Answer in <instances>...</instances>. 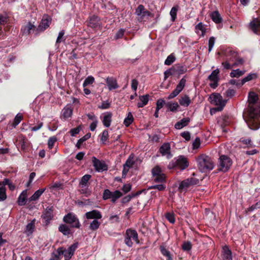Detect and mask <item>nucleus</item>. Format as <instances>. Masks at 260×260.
<instances>
[{
    "label": "nucleus",
    "mask_w": 260,
    "mask_h": 260,
    "mask_svg": "<svg viewBox=\"0 0 260 260\" xmlns=\"http://www.w3.org/2000/svg\"><path fill=\"white\" fill-rule=\"evenodd\" d=\"M175 59L176 58L174 55H173V54H171L169 55L165 60V64L170 66L175 61Z\"/></svg>",
    "instance_id": "49"
},
{
    "label": "nucleus",
    "mask_w": 260,
    "mask_h": 260,
    "mask_svg": "<svg viewBox=\"0 0 260 260\" xmlns=\"http://www.w3.org/2000/svg\"><path fill=\"white\" fill-rule=\"evenodd\" d=\"M187 68L183 66H175L165 72V78L169 76L175 75H182L186 73Z\"/></svg>",
    "instance_id": "10"
},
{
    "label": "nucleus",
    "mask_w": 260,
    "mask_h": 260,
    "mask_svg": "<svg viewBox=\"0 0 260 260\" xmlns=\"http://www.w3.org/2000/svg\"><path fill=\"white\" fill-rule=\"evenodd\" d=\"M179 103L181 106L187 107L190 104L191 100L187 95H184L180 98Z\"/></svg>",
    "instance_id": "28"
},
{
    "label": "nucleus",
    "mask_w": 260,
    "mask_h": 260,
    "mask_svg": "<svg viewBox=\"0 0 260 260\" xmlns=\"http://www.w3.org/2000/svg\"><path fill=\"white\" fill-rule=\"evenodd\" d=\"M249 28L255 34H260V20L258 18L254 19L249 23Z\"/></svg>",
    "instance_id": "19"
},
{
    "label": "nucleus",
    "mask_w": 260,
    "mask_h": 260,
    "mask_svg": "<svg viewBox=\"0 0 260 260\" xmlns=\"http://www.w3.org/2000/svg\"><path fill=\"white\" fill-rule=\"evenodd\" d=\"M135 15L137 16L138 21L141 23H144L149 18V17H153V14L148 11L143 5H139L136 9Z\"/></svg>",
    "instance_id": "4"
},
{
    "label": "nucleus",
    "mask_w": 260,
    "mask_h": 260,
    "mask_svg": "<svg viewBox=\"0 0 260 260\" xmlns=\"http://www.w3.org/2000/svg\"><path fill=\"white\" fill-rule=\"evenodd\" d=\"M219 70L217 69L213 71L211 74L209 76L208 79L211 82L209 84L210 87L215 88L218 86V82L219 81Z\"/></svg>",
    "instance_id": "12"
},
{
    "label": "nucleus",
    "mask_w": 260,
    "mask_h": 260,
    "mask_svg": "<svg viewBox=\"0 0 260 260\" xmlns=\"http://www.w3.org/2000/svg\"><path fill=\"white\" fill-rule=\"evenodd\" d=\"M190 121V118L188 117L184 118L179 121H178L175 125V127L176 129H180L183 127L188 125Z\"/></svg>",
    "instance_id": "26"
},
{
    "label": "nucleus",
    "mask_w": 260,
    "mask_h": 260,
    "mask_svg": "<svg viewBox=\"0 0 260 260\" xmlns=\"http://www.w3.org/2000/svg\"><path fill=\"white\" fill-rule=\"evenodd\" d=\"M141 192V191H139L135 193H132L131 194H129L124 197L122 199V203L124 204L128 202L131 200L132 198L140 194Z\"/></svg>",
    "instance_id": "40"
},
{
    "label": "nucleus",
    "mask_w": 260,
    "mask_h": 260,
    "mask_svg": "<svg viewBox=\"0 0 260 260\" xmlns=\"http://www.w3.org/2000/svg\"><path fill=\"white\" fill-rule=\"evenodd\" d=\"M36 27L34 24L29 22L26 25L21 28V31L23 35L27 36L32 31L36 30Z\"/></svg>",
    "instance_id": "20"
},
{
    "label": "nucleus",
    "mask_w": 260,
    "mask_h": 260,
    "mask_svg": "<svg viewBox=\"0 0 260 260\" xmlns=\"http://www.w3.org/2000/svg\"><path fill=\"white\" fill-rule=\"evenodd\" d=\"M53 212V206L47 207L45 210L43 212L41 217L45 220V223L46 225L48 224L50 222V221L52 219Z\"/></svg>",
    "instance_id": "15"
},
{
    "label": "nucleus",
    "mask_w": 260,
    "mask_h": 260,
    "mask_svg": "<svg viewBox=\"0 0 260 260\" xmlns=\"http://www.w3.org/2000/svg\"><path fill=\"white\" fill-rule=\"evenodd\" d=\"M58 231L66 236L71 233L70 227L65 224H60L58 227Z\"/></svg>",
    "instance_id": "32"
},
{
    "label": "nucleus",
    "mask_w": 260,
    "mask_h": 260,
    "mask_svg": "<svg viewBox=\"0 0 260 260\" xmlns=\"http://www.w3.org/2000/svg\"><path fill=\"white\" fill-rule=\"evenodd\" d=\"M57 141V138L56 137L53 136L50 137L48 141V146L49 149H51L54 145V143Z\"/></svg>",
    "instance_id": "55"
},
{
    "label": "nucleus",
    "mask_w": 260,
    "mask_h": 260,
    "mask_svg": "<svg viewBox=\"0 0 260 260\" xmlns=\"http://www.w3.org/2000/svg\"><path fill=\"white\" fill-rule=\"evenodd\" d=\"M134 121V117L131 113L129 112L127 115V117L124 119L123 124L125 126L128 127Z\"/></svg>",
    "instance_id": "39"
},
{
    "label": "nucleus",
    "mask_w": 260,
    "mask_h": 260,
    "mask_svg": "<svg viewBox=\"0 0 260 260\" xmlns=\"http://www.w3.org/2000/svg\"><path fill=\"white\" fill-rule=\"evenodd\" d=\"M92 162L94 169L97 172H103L108 169L107 165L104 161L100 160L94 156L92 157Z\"/></svg>",
    "instance_id": "13"
},
{
    "label": "nucleus",
    "mask_w": 260,
    "mask_h": 260,
    "mask_svg": "<svg viewBox=\"0 0 260 260\" xmlns=\"http://www.w3.org/2000/svg\"><path fill=\"white\" fill-rule=\"evenodd\" d=\"M179 9L178 6H174L171 10L170 14L171 16V20L174 21L176 18L177 13Z\"/></svg>",
    "instance_id": "44"
},
{
    "label": "nucleus",
    "mask_w": 260,
    "mask_h": 260,
    "mask_svg": "<svg viewBox=\"0 0 260 260\" xmlns=\"http://www.w3.org/2000/svg\"><path fill=\"white\" fill-rule=\"evenodd\" d=\"M258 100L257 94L253 91H250L248 94V101L250 104H255Z\"/></svg>",
    "instance_id": "37"
},
{
    "label": "nucleus",
    "mask_w": 260,
    "mask_h": 260,
    "mask_svg": "<svg viewBox=\"0 0 260 260\" xmlns=\"http://www.w3.org/2000/svg\"><path fill=\"white\" fill-rule=\"evenodd\" d=\"M159 249L161 254L167 257V260H173L170 252L164 246L161 245Z\"/></svg>",
    "instance_id": "38"
},
{
    "label": "nucleus",
    "mask_w": 260,
    "mask_h": 260,
    "mask_svg": "<svg viewBox=\"0 0 260 260\" xmlns=\"http://www.w3.org/2000/svg\"><path fill=\"white\" fill-rule=\"evenodd\" d=\"M108 132L107 130L105 129L103 132L101 137V140L103 144H105L106 142L108 140Z\"/></svg>",
    "instance_id": "56"
},
{
    "label": "nucleus",
    "mask_w": 260,
    "mask_h": 260,
    "mask_svg": "<svg viewBox=\"0 0 260 260\" xmlns=\"http://www.w3.org/2000/svg\"><path fill=\"white\" fill-rule=\"evenodd\" d=\"M166 106L171 112H176L179 108V106L177 102H168L166 103Z\"/></svg>",
    "instance_id": "36"
},
{
    "label": "nucleus",
    "mask_w": 260,
    "mask_h": 260,
    "mask_svg": "<svg viewBox=\"0 0 260 260\" xmlns=\"http://www.w3.org/2000/svg\"><path fill=\"white\" fill-rule=\"evenodd\" d=\"M72 113V109L69 106H66L62 110L61 115L64 119H67L71 116Z\"/></svg>",
    "instance_id": "31"
},
{
    "label": "nucleus",
    "mask_w": 260,
    "mask_h": 260,
    "mask_svg": "<svg viewBox=\"0 0 260 260\" xmlns=\"http://www.w3.org/2000/svg\"><path fill=\"white\" fill-rule=\"evenodd\" d=\"M215 41V39L214 37H211L209 38V42H208V45H209L208 51H209V52H210L212 50V49L214 46Z\"/></svg>",
    "instance_id": "58"
},
{
    "label": "nucleus",
    "mask_w": 260,
    "mask_h": 260,
    "mask_svg": "<svg viewBox=\"0 0 260 260\" xmlns=\"http://www.w3.org/2000/svg\"><path fill=\"white\" fill-rule=\"evenodd\" d=\"M85 216L87 219L98 220L101 219L102 217L101 212L96 210H93L86 212Z\"/></svg>",
    "instance_id": "18"
},
{
    "label": "nucleus",
    "mask_w": 260,
    "mask_h": 260,
    "mask_svg": "<svg viewBox=\"0 0 260 260\" xmlns=\"http://www.w3.org/2000/svg\"><path fill=\"white\" fill-rule=\"evenodd\" d=\"M244 71H240L239 69L233 70L230 73V76L232 78H239L240 76H242L244 74Z\"/></svg>",
    "instance_id": "41"
},
{
    "label": "nucleus",
    "mask_w": 260,
    "mask_h": 260,
    "mask_svg": "<svg viewBox=\"0 0 260 260\" xmlns=\"http://www.w3.org/2000/svg\"><path fill=\"white\" fill-rule=\"evenodd\" d=\"M94 81V78L91 76H88L85 80L84 81V83L83 84V87H85L89 84H92Z\"/></svg>",
    "instance_id": "52"
},
{
    "label": "nucleus",
    "mask_w": 260,
    "mask_h": 260,
    "mask_svg": "<svg viewBox=\"0 0 260 260\" xmlns=\"http://www.w3.org/2000/svg\"><path fill=\"white\" fill-rule=\"evenodd\" d=\"M134 163L135 161L134 160V157L130 155L126 160L125 164L123 165V166L129 169L130 168L133 167Z\"/></svg>",
    "instance_id": "48"
},
{
    "label": "nucleus",
    "mask_w": 260,
    "mask_h": 260,
    "mask_svg": "<svg viewBox=\"0 0 260 260\" xmlns=\"http://www.w3.org/2000/svg\"><path fill=\"white\" fill-rule=\"evenodd\" d=\"M166 185L163 184H160L158 185H154L149 187V189H156L159 191L164 190L166 189Z\"/></svg>",
    "instance_id": "57"
},
{
    "label": "nucleus",
    "mask_w": 260,
    "mask_h": 260,
    "mask_svg": "<svg viewBox=\"0 0 260 260\" xmlns=\"http://www.w3.org/2000/svg\"><path fill=\"white\" fill-rule=\"evenodd\" d=\"M78 243H75L71 245L67 249L63 247H59L57 249V253L61 256L63 255L65 260H70L73 255L75 251L78 248Z\"/></svg>",
    "instance_id": "6"
},
{
    "label": "nucleus",
    "mask_w": 260,
    "mask_h": 260,
    "mask_svg": "<svg viewBox=\"0 0 260 260\" xmlns=\"http://www.w3.org/2000/svg\"><path fill=\"white\" fill-rule=\"evenodd\" d=\"M133 240L137 244L139 243L137 231L135 230L128 229L126 230L124 235V243L127 246L131 247L133 245Z\"/></svg>",
    "instance_id": "5"
},
{
    "label": "nucleus",
    "mask_w": 260,
    "mask_h": 260,
    "mask_svg": "<svg viewBox=\"0 0 260 260\" xmlns=\"http://www.w3.org/2000/svg\"><path fill=\"white\" fill-rule=\"evenodd\" d=\"M159 152L162 156H166L168 158L172 157L171 153V145L169 143L163 144L159 148Z\"/></svg>",
    "instance_id": "17"
},
{
    "label": "nucleus",
    "mask_w": 260,
    "mask_h": 260,
    "mask_svg": "<svg viewBox=\"0 0 260 260\" xmlns=\"http://www.w3.org/2000/svg\"><path fill=\"white\" fill-rule=\"evenodd\" d=\"M80 187L79 192L81 194H84L86 197L91 194V191L89 188V185L79 184Z\"/></svg>",
    "instance_id": "30"
},
{
    "label": "nucleus",
    "mask_w": 260,
    "mask_h": 260,
    "mask_svg": "<svg viewBox=\"0 0 260 260\" xmlns=\"http://www.w3.org/2000/svg\"><path fill=\"white\" fill-rule=\"evenodd\" d=\"M109 220L112 223H119L120 222L119 217L117 215L110 216Z\"/></svg>",
    "instance_id": "63"
},
{
    "label": "nucleus",
    "mask_w": 260,
    "mask_h": 260,
    "mask_svg": "<svg viewBox=\"0 0 260 260\" xmlns=\"http://www.w3.org/2000/svg\"><path fill=\"white\" fill-rule=\"evenodd\" d=\"M152 173L153 175V177L162 174V173L161 172V169L158 166L155 167L152 170Z\"/></svg>",
    "instance_id": "60"
},
{
    "label": "nucleus",
    "mask_w": 260,
    "mask_h": 260,
    "mask_svg": "<svg viewBox=\"0 0 260 260\" xmlns=\"http://www.w3.org/2000/svg\"><path fill=\"white\" fill-rule=\"evenodd\" d=\"M7 198L6 189L4 186L0 187V201H3Z\"/></svg>",
    "instance_id": "51"
},
{
    "label": "nucleus",
    "mask_w": 260,
    "mask_h": 260,
    "mask_svg": "<svg viewBox=\"0 0 260 260\" xmlns=\"http://www.w3.org/2000/svg\"><path fill=\"white\" fill-rule=\"evenodd\" d=\"M211 103L217 106V107L211 110V114L216 111H221L225 106L228 100H223L222 96L219 93H213L210 96Z\"/></svg>",
    "instance_id": "3"
},
{
    "label": "nucleus",
    "mask_w": 260,
    "mask_h": 260,
    "mask_svg": "<svg viewBox=\"0 0 260 260\" xmlns=\"http://www.w3.org/2000/svg\"><path fill=\"white\" fill-rule=\"evenodd\" d=\"M223 260H232V251L227 246H224L222 248Z\"/></svg>",
    "instance_id": "24"
},
{
    "label": "nucleus",
    "mask_w": 260,
    "mask_h": 260,
    "mask_svg": "<svg viewBox=\"0 0 260 260\" xmlns=\"http://www.w3.org/2000/svg\"><path fill=\"white\" fill-rule=\"evenodd\" d=\"M122 193L119 190H115L111 193V201L115 203L116 201L122 196Z\"/></svg>",
    "instance_id": "42"
},
{
    "label": "nucleus",
    "mask_w": 260,
    "mask_h": 260,
    "mask_svg": "<svg viewBox=\"0 0 260 260\" xmlns=\"http://www.w3.org/2000/svg\"><path fill=\"white\" fill-rule=\"evenodd\" d=\"M199 180L194 177H189L182 181L178 187V190L180 192H185L192 186L198 184Z\"/></svg>",
    "instance_id": "7"
},
{
    "label": "nucleus",
    "mask_w": 260,
    "mask_h": 260,
    "mask_svg": "<svg viewBox=\"0 0 260 260\" xmlns=\"http://www.w3.org/2000/svg\"><path fill=\"white\" fill-rule=\"evenodd\" d=\"M51 22V18L47 15L44 16L41 23L36 28L37 32H41L44 31L50 25Z\"/></svg>",
    "instance_id": "14"
},
{
    "label": "nucleus",
    "mask_w": 260,
    "mask_h": 260,
    "mask_svg": "<svg viewBox=\"0 0 260 260\" xmlns=\"http://www.w3.org/2000/svg\"><path fill=\"white\" fill-rule=\"evenodd\" d=\"M111 193L112 192L110 191V190L108 189H105L103 194V199L104 200L110 199L111 197Z\"/></svg>",
    "instance_id": "61"
},
{
    "label": "nucleus",
    "mask_w": 260,
    "mask_h": 260,
    "mask_svg": "<svg viewBox=\"0 0 260 260\" xmlns=\"http://www.w3.org/2000/svg\"><path fill=\"white\" fill-rule=\"evenodd\" d=\"M166 104L165 101L164 100L160 99L157 101L156 109L159 110Z\"/></svg>",
    "instance_id": "62"
},
{
    "label": "nucleus",
    "mask_w": 260,
    "mask_h": 260,
    "mask_svg": "<svg viewBox=\"0 0 260 260\" xmlns=\"http://www.w3.org/2000/svg\"><path fill=\"white\" fill-rule=\"evenodd\" d=\"M154 181L157 183H163L166 181V175L164 173L153 177Z\"/></svg>",
    "instance_id": "46"
},
{
    "label": "nucleus",
    "mask_w": 260,
    "mask_h": 260,
    "mask_svg": "<svg viewBox=\"0 0 260 260\" xmlns=\"http://www.w3.org/2000/svg\"><path fill=\"white\" fill-rule=\"evenodd\" d=\"M27 190H23L19 196L17 203L19 206H23L26 203Z\"/></svg>",
    "instance_id": "27"
},
{
    "label": "nucleus",
    "mask_w": 260,
    "mask_h": 260,
    "mask_svg": "<svg viewBox=\"0 0 260 260\" xmlns=\"http://www.w3.org/2000/svg\"><path fill=\"white\" fill-rule=\"evenodd\" d=\"M195 31L197 34H198L201 37H204L205 32L206 28L204 26V25L202 22L199 23L195 26Z\"/></svg>",
    "instance_id": "25"
},
{
    "label": "nucleus",
    "mask_w": 260,
    "mask_h": 260,
    "mask_svg": "<svg viewBox=\"0 0 260 260\" xmlns=\"http://www.w3.org/2000/svg\"><path fill=\"white\" fill-rule=\"evenodd\" d=\"M106 83L110 90L115 89L118 87L116 79L112 77H108L106 79Z\"/></svg>",
    "instance_id": "23"
},
{
    "label": "nucleus",
    "mask_w": 260,
    "mask_h": 260,
    "mask_svg": "<svg viewBox=\"0 0 260 260\" xmlns=\"http://www.w3.org/2000/svg\"><path fill=\"white\" fill-rule=\"evenodd\" d=\"M35 221L36 220L34 219L26 225V232H28L29 234H31L33 232L35 228Z\"/></svg>",
    "instance_id": "47"
},
{
    "label": "nucleus",
    "mask_w": 260,
    "mask_h": 260,
    "mask_svg": "<svg viewBox=\"0 0 260 260\" xmlns=\"http://www.w3.org/2000/svg\"><path fill=\"white\" fill-rule=\"evenodd\" d=\"M23 119V116L21 114H18L15 116L14 121L13 123V127H15L16 125H17Z\"/></svg>",
    "instance_id": "53"
},
{
    "label": "nucleus",
    "mask_w": 260,
    "mask_h": 260,
    "mask_svg": "<svg viewBox=\"0 0 260 260\" xmlns=\"http://www.w3.org/2000/svg\"><path fill=\"white\" fill-rule=\"evenodd\" d=\"M189 162L186 157L183 156H179L176 160L175 167L183 170L187 168Z\"/></svg>",
    "instance_id": "16"
},
{
    "label": "nucleus",
    "mask_w": 260,
    "mask_h": 260,
    "mask_svg": "<svg viewBox=\"0 0 260 260\" xmlns=\"http://www.w3.org/2000/svg\"><path fill=\"white\" fill-rule=\"evenodd\" d=\"M88 25L92 28H96L100 26V19L95 15L91 16L89 18Z\"/></svg>",
    "instance_id": "21"
},
{
    "label": "nucleus",
    "mask_w": 260,
    "mask_h": 260,
    "mask_svg": "<svg viewBox=\"0 0 260 260\" xmlns=\"http://www.w3.org/2000/svg\"><path fill=\"white\" fill-rule=\"evenodd\" d=\"M232 159L227 155H222L218 159V170L226 172L229 171L232 165Z\"/></svg>",
    "instance_id": "8"
},
{
    "label": "nucleus",
    "mask_w": 260,
    "mask_h": 260,
    "mask_svg": "<svg viewBox=\"0 0 260 260\" xmlns=\"http://www.w3.org/2000/svg\"><path fill=\"white\" fill-rule=\"evenodd\" d=\"M8 17L7 15H3L0 14V25H4L7 23Z\"/></svg>",
    "instance_id": "64"
},
{
    "label": "nucleus",
    "mask_w": 260,
    "mask_h": 260,
    "mask_svg": "<svg viewBox=\"0 0 260 260\" xmlns=\"http://www.w3.org/2000/svg\"><path fill=\"white\" fill-rule=\"evenodd\" d=\"M186 79L184 77L182 78L177 84L176 88L169 94L168 99L170 100L177 96L183 89L186 84Z\"/></svg>",
    "instance_id": "11"
},
{
    "label": "nucleus",
    "mask_w": 260,
    "mask_h": 260,
    "mask_svg": "<svg viewBox=\"0 0 260 260\" xmlns=\"http://www.w3.org/2000/svg\"><path fill=\"white\" fill-rule=\"evenodd\" d=\"M212 20L216 23H220L222 21V18L218 11H215L211 14Z\"/></svg>",
    "instance_id": "33"
},
{
    "label": "nucleus",
    "mask_w": 260,
    "mask_h": 260,
    "mask_svg": "<svg viewBox=\"0 0 260 260\" xmlns=\"http://www.w3.org/2000/svg\"><path fill=\"white\" fill-rule=\"evenodd\" d=\"M91 176L89 174L84 175L81 179L79 184L89 185L90 183L88 182L91 178Z\"/></svg>",
    "instance_id": "43"
},
{
    "label": "nucleus",
    "mask_w": 260,
    "mask_h": 260,
    "mask_svg": "<svg viewBox=\"0 0 260 260\" xmlns=\"http://www.w3.org/2000/svg\"><path fill=\"white\" fill-rule=\"evenodd\" d=\"M256 78L257 75L256 74H249L246 77L242 79V80L239 82V85L240 86H241L246 82L249 81L252 79H255Z\"/></svg>",
    "instance_id": "35"
},
{
    "label": "nucleus",
    "mask_w": 260,
    "mask_h": 260,
    "mask_svg": "<svg viewBox=\"0 0 260 260\" xmlns=\"http://www.w3.org/2000/svg\"><path fill=\"white\" fill-rule=\"evenodd\" d=\"M45 190V188L40 189L36 191L29 198V201H35L39 199L40 196Z\"/></svg>",
    "instance_id": "34"
},
{
    "label": "nucleus",
    "mask_w": 260,
    "mask_h": 260,
    "mask_svg": "<svg viewBox=\"0 0 260 260\" xmlns=\"http://www.w3.org/2000/svg\"><path fill=\"white\" fill-rule=\"evenodd\" d=\"M101 224V222L98 220H93L90 223L89 229L91 231H96L98 230Z\"/></svg>",
    "instance_id": "45"
},
{
    "label": "nucleus",
    "mask_w": 260,
    "mask_h": 260,
    "mask_svg": "<svg viewBox=\"0 0 260 260\" xmlns=\"http://www.w3.org/2000/svg\"><path fill=\"white\" fill-rule=\"evenodd\" d=\"M198 166L199 170L202 173H206L212 170L214 166L212 159L205 154L201 155L197 159Z\"/></svg>",
    "instance_id": "1"
},
{
    "label": "nucleus",
    "mask_w": 260,
    "mask_h": 260,
    "mask_svg": "<svg viewBox=\"0 0 260 260\" xmlns=\"http://www.w3.org/2000/svg\"><path fill=\"white\" fill-rule=\"evenodd\" d=\"M166 218L171 223H174L175 221L174 214L172 212H167L165 215Z\"/></svg>",
    "instance_id": "50"
},
{
    "label": "nucleus",
    "mask_w": 260,
    "mask_h": 260,
    "mask_svg": "<svg viewBox=\"0 0 260 260\" xmlns=\"http://www.w3.org/2000/svg\"><path fill=\"white\" fill-rule=\"evenodd\" d=\"M260 115V109L258 107H250L249 110V120L247 123L250 128L253 130H256L260 127V125L255 121Z\"/></svg>",
    "instance_id": "2"
},
{
    "label": "nucleus",
    "mask_w": 260,
    "mask_h": 260,
    "mask_svg": "<svg viewBox=\"0 0 260 260\" xmlns=\"http://www.w3.org/2000/svg\"><path fill=\"white\" fill-rule=\"evenodd\" d=\"M124 32L125 30L124 29L121 28L119 29L115 35V39L117 40L122 38L124 35Z\"/></svg>",
    "instance_id": "59"
},
{
    "label": "nucleus",
    "mask_w": 260,
    "mask_h": 260,
    "mask_svg": "<svg viewBox=\"0 0 260 260\" xmlns=\"http://www.w3.org/2000/svg\"><path fill=\"white\" fill-rule=\"evenodd\" d=\"M140 102L138 103L137 106L138 108H142L145 106L149 101V95L146 94L139 96Z\"/></svg>",
    "instance_id": "29"
},
{
    "label": "nucleus",
    "mask_w": 260,
    "mask_h": 260,
    "mask_svg": "<svg viewBox=\"0 0 260 260\" xmlns=\"http://www.w3.org/2000/svg\"><path fill=\"white\" fill-rule=\"evenodd\" d=\"M191 248L192 245L189 241L184 242L182 245V248L184 251H188L191 250Z\"/></svg>",
    "instance_id": "54"
},
{
    "label": "nucleus",
    "mask_w": 260,
    "mask_h": 260,
    "mask_svg": "<svg viewBox=\"0 0 260 260\" xmlns=\"http://www.w3.org/2000/svg\"><path fill=\"white\" fill-rule=\"evenodd\" d=\"M63 221L70 225L71 228L79 229L81 226L79 218L73 213H69L63 218Z\"/></svg>",
    "instance_id": "9"
},
{
    "label": "nucleus",
    "mask_w": 260,
    "mask_h": 260,
    "mask_svg": "<svg viewBox=\"0 0 260 260\" xmlns=\"http://www.w3.org/2000/svg\"><path fill=\"white\" fill-rule=\"evenodd\" d=\"M112 114L110 112H107L103 114V118L102 122L103 125L106 127H108L110 126L112 121Z\"/></svg>",
    "instance_id": "22"
}]
</instances>
